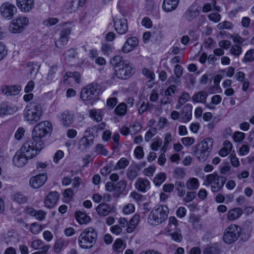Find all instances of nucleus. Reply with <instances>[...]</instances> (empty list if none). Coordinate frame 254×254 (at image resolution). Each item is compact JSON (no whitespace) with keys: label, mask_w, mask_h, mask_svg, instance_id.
I'll list each match as a JSON object with an SVG mask.
<instances>
[{"label":"nucleus","mask_w":254,"mask_h":254,"mask_svg":"<svg viewBox=\"0 0 254 254\" xmlns=\"http://www.w3.org/2000/svg\"><path fill=\"white\" fill-rule=\"evenodd\" d=\"M169 213V210L167 205H157L150 211L147 218L148 223L152 226L159 225L166 220Z\"/></svg>","instance_id":"obj_1"},{"label":"nucleus","mask_w":254,"mask_h":254,"mask_svg":"<svg viewBox=\"0 0 254 254\" xmlns=\"http://www.w3.org/2000/svg\"><path fill=\"white\" fill-rule=\"evenodd\" d=\"M97 233L92 227H88L80 233L78 239L79 246L83 249H91L95 244Z\"/></svg>","instance_id":"obj_2"},{"label":"nucleus","mask_w":254,"mask_h":254,"mask_svg":"<svg viewBox=\"0 0 254 254\" xmlns=\"http://www.w3.org/2000/svg\"><path fill=\"white\" fill-rule=\"evenodd\" d=\"M42 115L41 106L34 102L29 103L25 107L23 113L24 120L31 124H35L40 120Z\"/></svg>","instance_id":"obj_3"},{"label":"nucleus","mask_w":254,"mask_h":254,"mask_svg":"<svg viewBox=\"0 0 254 254\" xmlns=\"http://www.w3.org/2000/svg\"><path fill=\"white\" fill-rule=\"evenodd\" d=\"M213 143L212 138H207L197 144L194 151V155L199 162H203L207 159Z\"/></svg>","instance_id":"obj_4"},{"label":"nucleus","mask_w":254,"mask_h":254,"mask_svg":"<svg viewBox=\"0 0 254 254\" xmlns=\"http://www.w3.org/2000/svg\"><path fill=\"white\" fill-rule=\"evenodd\" d=\"M43 146V141H37L32 137L23 143L20 150L23 153H25L26 155L32 158L39 153Z\"/></svg>","instance_id":"obj_5"},{"label":"nucleus","mask_w":254,"mask_h":254,"mask_svg":"<svg viewBox=\"0 0 254 254\" xmlns=\"http://www.w3.org/2000/svg\"><path fill=\"white\" fill-rule=\"evenodd\" d=\"M52 124L49 121L41 122L33 128L32 136L37 141H43L42 138L50 133L52 130Z\"/></svg>","instance_id":"obj_6"},{"label":"nucleus","mask_w":254,"mask_h":254,"mask_svg":"<svg viewBox=\"0 0 254 254\" xmlns=\"http://www.w3.org/2000/svg\"><path fill=\"white\" fill-rule=\"evenodd\" d=\"M100 92L99 85L97 84L92 83L82 89L80 98L83 101L92 102L98 99Z\"/></svg>","instance_id":"obj_7"},{"label":"nucleus","mask_w":254,"mask_h":254,"mask_svg":"<svg viewBox=\"0 0 254 254\" xmlns=\"http://www.w3.org/2000/svg\"><path fill=\"white\" fill-rule=\"evenodd\" d=\"M205 181L208 185H211V191L216 192L223 188L226 179L223 176H219L217 172H214L206 175Z\"/></svg>","instance_id":"obj_8"},{"label":"nucleus","mask_w":254,"mask_h":254,"mask_svg":"<svg viewBox=\"0 0 254 254\" xmlns=\"http://www.w3.org/2000/svg\"><path fill=\"white\" fill-rule=\"evenodd\" d=\"M241 228L235 224H231L227 227L223 234V241L228 244L236 242L240 236Z\"/></svg>","instance_id":"obj_9"},{"label":"nucleus","mask_w":254,"mask_h":254,"mask_svg":"<svg viewBox=\"0 0 254 254\" xmlns=\"http://www.w3.org/2000/svg\"><path fill=\"white\" fill-rule=\"evenodd\" d=\"M134 73L133 69L129 62L123 63L122 65L115 69L117 77L122 80H126Z\"/></svg>","instance_id":"obj_10"},{"label":"nucleus","mask_w":254,"mask_h":254,"mask_svg":"<svg viewBox=\"0 0 254 254\" xmlns=\"http://www.w3.org/2000/svg\"><path fill=\"white\" fill-rule=\"evenodd\" d=\"M28 19L26 17H19L13 20L9 25V31L13 33L22 32L28 24Z\"/></svg>","instance_id":"obj_11"},{"label":"nucleus","mask_w":254,"mask_h":254,"mask_svg":"<svg viewBox=\"0 0 254 254\" xmlns=\"http://www.w3.org/2000/svg\"><path fill=\"white\" fill-rule=\"evenodd\" d=\"M17 8L9 2L2 4L0 8V15L5 19L10 20L17 13Z\"/></svg>","instance_id":"obj_12"},{"label":"nucleus","mask_w":254,"mask_h":254,"mask_svg":"<svg viewBox=\"0 0 254 254\" xmlns=\"http://www.w3.org/2000/svg\"><path fill=\"white\" fill-rule=\"evenodd\" d=\"M30 157L26 155L25 153L22 152L20 149L16 152L13 157V162L15 166L21 167L24 166L28 162Z\"/></svg>","instance_id":"obj_13"},{"label":"nucleus","mask_w":254,"mask_h":254,"mask_svg":"<svg viewBox=\"0 0 254 254\" xmlns=\"http://www.w3.org/2000/svg\"><path fill=\"white\" fill-rule=\"evenodd\" d=\"M47 177L45 173H42L32 177L29 181L30 186L34 189H38L42 187L46 182Z\"/></svg>","instance_id":"obj_14"},{"label":"nucleus","mask_w":254,"mask_h":254,"mask_svg":"<svg viewBox=\"0 0 254 254\" xmlns=\"http://www.w3.org/2000/svg\"><path fill=\"white\" fill-rule=\"evenodd\" d=\"M200 10L195 5H191L184 14V18L189 22H192L199 14Z\"/></svg>","instance_id":"obj_15"},{"label":"nucleus","mask_w":254,"mask_h":254,"mask_svg":"<svg viewBox=\"0 0 254 254\" xmlns=\"http://www.w3.org/2000/svg\"><path fill=\"white\" fill-rule=\"evenodd\" d=\"M192 106L189 104L185 105L180 113V122L184 123H188L192 117Z\"/></svg>","instance_id":"obj_16"},{"label":"nucleus","mask_w":254,"mask_h":254,"mask_svg":"<svg viewBox=\"0 0 254 254\" xmlns=\"http://www.w3.org/2000/svg\"><path fill=\"white\" fill-rule=\"evenodd\" d=\"M114 25L116 31L120 34H124L127 31V20L124 18L115 19L114 20Z\"/></svg>","instance_id":"obj_17"},{"label":"nucleus","mask_w":254,"mask_h":254,"mask_svg":"<svg viewBox=\"0 0 254 254\" xmlns=\"http://www.w3.org/2000/svg\"><path fill=\"white\" fill-rule=\"evenodd\" d=\"M17 111L18 108L14 105L6 102L0 104V117L12 115Z\"/></svg>","instance_id":"obj_18"},{"label":"nucleus","mask_w":254,"mask_h":254,"mask_svg":"<svg viewBox=\"0 0 254 254\" xmlns=\"http://www.w3.org/2000/svg\"><path fill=\"white\" fill-rule=\"evenodd\" d=\"M59 195L58 192L52 191L50 192L45 199V206L49 208L54 207L59 200Z\"/></svg>","instance_id":"obj_19"},{"label":"nucleus","mask_w":254,"mask_h":254,"mask_svg":"<svg viewBox=\"0 0 254 254\" xmlns=\"http://www.w3.org/2000/svg\"><path fill=\"white\" fill-rule=\"evenodd\" d=\"M71 30L69 28H64L60 33L59 39L55 42L56 46L58 48H61L64 46L68 41V36L70 34Z\"/></svg>","instance_id":"obj_20"},{"label":"nucleus","mask_w":254,"mask_h":254,"mask_svg":"<svg viewBox=\"0 0 254 254\" xmlns=\"http://www.w3.org/2000/svg\"><path fill=\"white\" fill-rule=\"evenodd\" d=\"M17 6L22 12H27L34 6V0H17Z\"/></svg>","instance_id":"obj_21"},{"label":"nucleus","mask_w":254,"mask_h":254,"mask_svg":"<svg viewBox=\"0 0 254 254\" xmlns=\"http://www.w3.org/2000/svg\"><path fill=\"white\" fill-rule=\"evenodd\" d=\"M73 113L69 111H64L63 112L60 117V120L62 125L65 127H68L73 122Z\"/></svg>","instance_id":"obj_22"},{"label":"nucleus","mask_w":254,"mask_h":254,"mask_svg":"<svg viewBox=\"0 0 254 254\" xmlns=\"http://www.w3.org/2000/svg\"><path fill=\"white\" fill-rule=\"evenodd\" d=\"M25 211L31 216H34L39 221H42L45 218L46 213L42 210H36L33 208L27 206L25 208Z\"/></svg>","instance_id":"obj_23"},{"label":"nucleus","mask_w":254,"mask_h":254,"mask_svg":"<svg viewBox=\"0 0 254 254\" xmlns=\"http://www.w3.org/2000/svg\"><path fill=\"white\" fill-rule=\"evenodd\" d=\"M138 43V40L135 37H131L127 39L122 48V51L127 53L131 51Z\"/></svg>","instance_id":"obj_24"},{"label":"nucleus","mask_w":254,"mask_h":254,"mask_svg":"<svg viewBox=\"0 0 254 254\" xmlns=\"http://www.w3.org/2000/svg\"><path fill=\"white\" fill-rule=\"evenodd\" d=\"M179 221L174 216H170L168 219L167 226L165 229V231L167 233L174 231H181L178 228Z\"/></svg>","instance_id":"obj_25"},{"label":"nucleus","mask_w":254,"mask_h":254,"mask_svg":"<svg viewBox=\"0 0 254 254\" xmlns=\"http://www.w3.org/2000/svg\"><path fill=\"white\" fill-rule=\"evenodd\" d=\"M30 247L34 250L49 251L51 248L50 245L45 244L40 239L35 240L30 243Z\"/></svg>","instance_id":"obj_26"},{"label":"nucleus","mask_w":254,"mask_h":254,"mask_svg":"<svg viewBox=\"0 0 254 254\" xmlns=\"http://www.w3.org/2000/svg\"><path fill=\"white\" fill-rule=\"evenodd\" d=\"M104 115V110L92 109L89 111V117L94 121L98 123L102 120Z\"/></svg>","instance_id":"obj_27"},{"label":"nucleus","mask_w":254,"mask_h":254,"mask_svg":"<svg viewBox=\"0 0 254 254\" xmlns=\"http://www.w3.org/2000/svg\"><path fill=\"white\" fill-rule=\"evenodd\" d=\"M179 2V0H164L163 9L165 12H171L177 7Z\"/></svg>","instance_id":"obj_28"},{"label":"nucleus","mask_w":254,"mask_h":254,"mask_svg":"<svg viewBox=\"0 0 254 254\" xmlns=\"http://www.w3.org/2000/svg\"><path fill=\"white\" fill-rule=\"evenodd\" d=\"M136 188L139 191L145 192L150 188V183L148 180L139 178L135 183Z\"/></svg>","instance_id":"obj_29"},{"label":"nucleus","mask_w":254,"mask_h":254,"mask_svg":"<svg viewBox=\"0 0 254 254\" xmlns=\"http://www.w3.org/2000/svg\"><path fill=\"white\" fill-rule=\"evenodd\" d=\"M20 86L17 85L5 86L2 88V92L6 96H13L18 94L20 91Z\"/></svg>","instance_id":"obj_30"},{"label":"nucleus","mask_w":254,"mask_h":254,"mask_svg":"<svg viewBox=\"0 0 254 254\" xmlns=\"http://www.w3.org/2000/svg\"><path fill=\"white\" fill-rule=\"evenodd\" d=\"M243 210L239 207L230 210L227 213V218L229 221H234L238 219L242 214Z\"/></svg>","instance_id":"obj_31"},{"label":"nucleus","mask_w":254,"mask_h":254,"mask_svg":"<svg viewBox=\"0 0 254 254\" xmlns=\"http://www.w3.org/2000/svg\"><path fill=\"white\" fill-rule=\"evenodd\" d=\"M199 182L196 178H190L186 183V188L190 190H195L199 187Z\"/></svg>","instance_id":"obj_32"},{"label":"nucleus","mask_w":254,"mask_h":254,"mask_svg":"<svg viewBox=\"0 0 254 254\" xmlns=\"http://www.w3.org/2000/svg\"><path fill=\"white\" fill-rule=\"evenodd\" d=\"M75 217L76 221L80 224H86L89 223L90 220V217L86 214L81 211H77L75 214Z\"/></svg>","instance_id":"obj_33"},{"label":"nucleus","mask_w":254,"mask_h":254,"mask_svg":"<svg viewBox=\"0 0 254 254\" xmlns=\"http://www.w3.org/2000/svg\"><path fill=\"white\" fill-rule=\"evenodd\" d=\"M139 168L136 165H130L127 171V178L129 180H134L138 175Z\"/></svg>","instance_id":"obj_34"},{"label":"nucleus","mask_w":254,"mask_h":254,"mask_svg":"<svg viewBox=\"0 0 254 254\" xmlns=\"http://www.w3.org/2000/svg\"><path fill=\"white\" fill-rule=\"evenodd\" d=\"M208 94L205 91H199L192 96V100L195 102L204 103L206 102Z\"/></svg>","instance_id":"obj_35"},{"label":"nucleus","mask_w":254,"mask_h":254,"mask_svg":"<svg viewBox=\"0 0 254 254\" xmlns=\"http://www.w3.org/2000/svg\"><path fill=\"white\" fill-rule=\"evenodd\" d=\"M96 211L100 215L105 216L110 213L111 209L108 204L101 203L97 206Z\"/></svg>","instance_id":"obj_36"},{"label":"nucleus","mask_w":254,"mask_h":254,"mask_svg":"<svg viewBox=\"0 0 254 254\" xmlns=\"http://www.w3.org/2000/svg\"><path fill=\"white\" fill-rule=\"evenodd\" d=\"M11 199L18 204H22L27 201L26 197L21 192L13 193L11 194Z\"/></svg>","instance_id":"obj_37"},{"label":"nucleus","mask_w":254,"mask_h":254,"mask_svg":"<svg viewBox=\"0 0 254 254\" xmlns=\"http://www.w3.org/2000/svg\"><path fill=\"white\" fill-rule=\"evenodd\" d=\"M94 143V139L93 138H88L86 137H83L79 141V146L83 149L89 148Z\"/></svg>","instance_id":"obj_38"},{"label":"nucleus","mask_w":254,"mask_h":254,"mask_svg":"<svg viewBox=\"0 0 254 254\" xmlns=\"http://www.w3.org/2000/svg\"><path fill=\"white\" fill-rule=\"evenodd\" d=\"M232 148V143L229 141H225L224 147L219 152V155L221 157L226 156L230 152Z\"/></svg>","instance_id":"obj_39"},{"label":"nucleus","mask_w":254,"mask_h":254,"mask_svg":"<svg viewBox=\"0 0 254 254\" xmlns=\"http://www.w3.org/2000/svg\"><path fill=\"white\" fill-rule=\"evenodd\" d=\"M176 190L177 191V194L180 197L184 196L186 193L185 184L183 182L177 181L175 184Z\"/></svg>","instance_id":"obj_40"},{"label":"nucleus","mask_w":254,"mask_h":254,"mask_svg":"<svg viewBox=\"0 0 254 254\" xmlns=\"http://www.w3.org/2000/svg\"><path fill=\"white\" fill-rule=\"evenodd\" d=\"M129 165V161L125 157L121 158L114 166V170L125 169Z\"/></svg>","instance_id":"obj_41"},{"label":"nucleus","mask_w":254,"mask_h":254,"mask_svg":"<svg viewBox=\"0 0 254 254\" xmlns=\"http://www.w3.org/2000/svg\"><path fill=\"white\" fill-rule=\"evenodd\" d=\"M127 111V105L124 103L119 104L115 108L114 111L115 113L120 116L125 115Z\"/></svg>","instance_id":"obj_42"},{"label":"nucleus","mask_w":254,"mask_h":254,"mask_svg":"<svg viewBox=\"0 0 254 254\" xmlns=\"http://www.w3.org/2000/svg\"><path fill=\"white\" fill-rule=\"evenodd\" d=\"M254 61V50L250 49L246 53L242 62L244 63H251Z\"/></svg>","instance_id":"obj_43"},{"label":"nucleus","mask_w":254,"mask_h":254,"mask_svg":"<svg viewBox=\"0 0 254 254\" xmlns=\"http://www.w3.org/2000/svg\"><path fill=\"white\" fill-rule=\"evenodd\" d=\"M127 61H123V58L121 56H116L114 57L111 60V64L116 68V69L122 65L123 63H127Z\"/></svg>","instance_id":"obj_44"},{"label":"nucleus","mask_w":254,"mask_h":254,"mask_svg":"<svg viewBox=\"0 0 254 254\" xmlns=\"http://www.w3.org/2000/svg\"><path fill=\"white\" fill-rule=\"evenodd\" d=\"M190 98V95L187 92H183L179 98L178 102L176 106L177 109H180L181 107Z\"/></svg>","instance_id":"obj_45"},{"label":"nucleus","mask_w":254,"mask_h":254,"mask_svg":"<svg viewBox=\"0 0 254 254\" xmlns=\"http://www.w3.org/2000/svg\"><path fill=\"white\" fill-rule=\"evenodd\" d=\"M166 176L164 173L157 174L154 179V183L157 186H160L166 180Z\"/></svg>","instance_id":"obj_46"},{"label":"nucleus","mask_w":254,"mask_h":254,"mask_svg":"<svg viewBox=\"0 0 254 254\" xmlns=\"http://www.w3.org/2000/svg\"><path fill=\"white\" fill-rule=\"evenodd\" d=\"M234 27L233 24L230 21H224L219 23L217 25V28L219 30L227 29L231 30Z\"/></svg>","instance_id":"obj_47"},{"label":"nucleus","mask_w":254,"mask_h":254,"mask_svg":"<svg viewBox=\"0 0 254 254\" xmlns=\"http://www.w3.org/2000/svg\"><path fill=\"white\" fill-rule=\"evenodd\" d=\"M58 70V66L57 65H55L51 66L47 75V79L52 81L55 78Z\"/></svg>","instance_id":"obj_48"},{"label":"nucleus","mask_w":254,"mask_h":254,"mask_svg":"<svg viewBox=\"0 0 254 254\" xmlns=\"http://www.w3.org/2000/svg\"><path fill=\"white\" fill-rule=\"evenodd\" d=\"M65 246V242L63 239H59L57 240L54 245L55 252L57 253H60Z\"/></svg>","instance_id":"obj_49"},{"label":"nucleus","mask_w":254,"mask_h":254,"mask_svg":"<svg viewBox=\"0 0 254 254\" xmlns=\"http://www.w3.org/2000/svg\"><path fill=\"white\" fill-rule=\"evenodd\" d=\"M157 132V129L155 127L150 128L146 132L144 139L148 142Z\"/></svg>","instance_id":"obj_50"},{"label":"nucleus","mask_w":254,"mask_h":254,"mask_svg":"<svg viewBox=\"0 0 254 254\" xmlns=\"http://www.w3.org/2000/svg\"><path fill=\"white\" fill-rule=\"evenodd\" d=\"M181 231H174L167 233V235L171 237L172 239L177 243L181 242L182 241L183 237L180 234Z\"/></svg>","instance_id":"obj_51"},{"label":"nucleus","mask_w":254,"mask_h":254,"mask_svg":"<svg viewBox=\"0 0 254 254\" xmlns=\"http://www.w3.org/2000/svg\"><path fill=\"white\" fill-rule=\"evenodd\" d=\"M77 53L74 49L71 48L68 50L64 56L66 60L70 61L71 59H74L77 57Z\"/></svg>","instance_id":"obj_52"},{"label":"nucleus","mask_w":254,"mask_h":254,"mask_svg":"<svg viewBox=\"0 0 254 254\" xmlns=\"http://www.w3.org/2000/svg\"><path fill=\"white\" fill-rule=\"evenodd\" d=\"M185 176V172L183 168H177L173 171V177L177 179H182Z\"/></svg>","instance_id":"obj_53"},{"label":"nucleus","mask_w":254,"mask_h":254,"mask_svg":"<svg viewBox=\"0 0 254 254\" xmlns=\"http://www.w3.org/2000/svg\"><path fill=\"white\" fill-rule=\"evenodd\" d=\"M95 152L103 156L107 155L108 151L102 144H98L95 148Z\"/></svg>","instance_id":"obj_54"},{"label":"nucleus","mask_w":254,"mask_h":254,"mask_svg":"<svg viewBox=\"0 0 254 254\" xmlns=\"http://www.w3.org/2000/svg\"><path fill=\"white\" fill-rule=\"evenodd\" d=\"M27 66L29 68V72L31 75H35L38 72L39 67L33 63H29L27 64Z\"/></svg>","instance_id":"obj_55"},{"label":"nucleus","mask_w":254,"mask_h":254,"mask_svg":"<svg viewBox=\"0 0 254 254\" xmlns=\"http://www.w3.org/2000/svg\"><path fill=\"white\" fill-rule=\"evenodd\" d=\"M142 73L150 80H154L155 78V75L154 72L147 68H144L142 70Z\"/></svg>","instance_id":"obj_56"},{"label":"nucleus","mask_w":254,"mask_h":254,"mask_svg":"<svg viewBox=\"0 0 254 254\" xmlns=\"http://www.w3.org/2000/svg\"><path fill=\"white\" fill-rule=\"evenodd\" d=\"M177 87L174 84H171L164 91V94L166 96H171L175 94Z\"/></svg>","instance_id":"obj_57"},{"label":"nucleus","mask_w":254,"mask_h":254,"mask_svg":"<svg viewBox=\"0 0 254 254\" xmlns=\"http://www.w3.org/2000/svg\"><path fill=\"white\" fill-rule=\"evenodd\" d=\"M230 161L232 165L236 168L240 166V162L239 159L236 157L235 154H231L229 156Z\"/></svg>","instance_id":"obj_58"},{"label":"nucleus","mask_w":254,"mask_h":254,"mask_svg":"<svg viewBox=\"0 0 254 254\" xmlns=\"http://www.w3.org/2000/svg\"><path fill=\"white\" fill-rule=\"evenodd\" d=\"M42 231L41 226L37 223H32L30 227V231L34 234H37Z\"/></svg>","instance_id":"obj_59"},{"label":"nucleus","mask_w":254,"mask_h":254,"mask_svg":"<svg viewBox=\"0 0 254 254\" xmlns=\"http://www.w3.org/2000/svg\"><path fill=\"white\" fill-rule=\"evenodd\" d=\"M209 20L215 23L218 22L221 19V15L217 13H211L207 16Z\"/></svg>","instance_id":"obj_60"},{"label":"nucleus","mask_w":254,"mask_h":254,"mask_svg":"<svg viewBox=\"0 0 254 254\" xmlns=\"http://www.w3.org/2000/svg\"><path fill=\"white\" fill-rule=\"evenodd\" d=\"M134 206L131 203H128L125 205L123 208V212L126 214H129L134 211Z\"/></svg>","instance_id":"obj_61"},{"label":"nucleus","mask_w":254,"mask_h":254,"mask_svg":"<svg viewBox=\"0 0 254 254\" xmlns=\"http://www.w3.org/2000/svg\"><path fill=\"white\" fill-rule=\"evenodd\" d=\"M159 98L158 88H154L151 91L149 100L151 102H156Z\"/></svg>","instance_id":"obj_62"},{"label":"nucleus","mask_w":254,"mask_h":254,"mask_svg":"<svg viewBox=\"0 0 254 254\" xmlns=\"http://www.w3.org/2000/svg\"><path fill=\"white\" fill-rule=\"evenodd\" d=\"M245 134L242 132L236 131L233 135L234 140L235 142H240L244 139Z\"/></svg>","instance_id":"obj_63"},{"label":"nucleus","mask_w":254,"mask_h":254,"mask_svg":"<svg viewBox=\"0 0 254 254\" xmlns=\"http://www.w3.org/2000/svg\"><path fill=\"white\" fill-rule=\"evenodd\" d=\"M59 22L58 19L57 18H49L43 21V23L47 26H52Z\"/></svg>","instance_id":"obj_64"}]
</instances>
